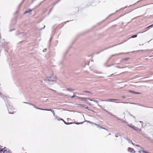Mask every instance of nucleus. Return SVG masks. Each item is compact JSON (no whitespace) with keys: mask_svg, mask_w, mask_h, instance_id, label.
<instances>
[{"mask_svg":"<svg viewBox=\"0 0 153 153\" xmlns=\"http://www.w3.org/2000/svg\"><path fill=\"white\" fill-rule=\"evenodd\" d=\"M45 80L49 82H53L55 83L56 82V76L52 75L51 76L46 77Z\"/></svg>","mask_w":153,"mask_h":153,"instance_id":"nucleus-1","label":"nucleus"},{"mask_svg":"<svg viewBox=\"0 0 153 153\" xmlns=\"http://www.w3.org/2000/svg\"><path fill=\"white\" fill-rule=\"evenodd\" d=\"M76 97L79 99H81L82 100H84L86 102L87 101V99L89 100V99H90L89 98H85V97Z\"/></svg>","mask_w":153,"mask_h":153,"instance_id":"nucleus-2","label":"nucleus"},{"mask_svg":"<svg viewBox=\"0 0 153 153\" xmlns=\"http://www.w3.org/2000/svg\"><path fill=\"white\" fill-rule=\"evenodd\" d=\"M0 153H10V152L5 150L4 149H0Z\"/></svg>","mask_w":153,"mask_h":153,"instance_id":"nucleus-3","label":"nucleus"},{"mask_svg":"<svg viewBox=\"0 0 153 153\" xmlns=\"http://www.w3.org/2000/svg\"><path fill=\"white\" fill-rule=\"evenodd\" d=\"M128 151L131 153H135V151L133 150V149L131 148H128Z\"/></svg>","mask_w":153,"mask_h":153,"instance_id":"nucleus-4","label":"nucleus"},{"mask_svg":"<svg viewBox=\"0 0 153 153\" xmlns=\"http://www.w3.org/2000/svg\"><path fill=\"white\" fill-rule=\"evenodd\" d=\"M132 128L135 130H138L139 131H141V130L140 129H138V128L135 126L132 127Z\"/></svg>","mask_w":153,"mask_h":153,"instance_id":"nucleus-5","label":"nucleus"},{"mask_svg":"<svg viewBox=\"0 0 153 153\" xmlns=\"http://www.w3.org/2000/svg\"><path fill=\"white\" fill-rule=\"evenodd\" d=\"M80 105L81 106L84 107L85 108H86L88 109V107H87L86 105H84L82 104H80Z\"/></svg>","mask_w":153,"mask_h":153,"instance_id":"nucleus-6","label":"nucleus"},{"mask_svg":"<svg viewBox=\"0 0 153 153\" xmlns=\"http://www.w3.org/2000/svg\"><path fill=\"white\" fill-rule=\"evenodd\" d=\"M31 11V10H26L24 14H25L27 13H28L30 12Z\"/></svg>","mask_w":153,"mask_h":153,"instance_id":"nucleus-7","label":"nucleus"},{"mask_svg":"<svg viewBox=\"0 0 153 153\" xmlns=\"http://www.w3.org/2000/svg\"><path fill=\"white\" fill-rule=\"evenodd\" d=\"M128 143H131L133 145H134V146H138L136 145V144H134L131 141H130V140H128Z\"/></svg>","mask_w":153,"mask_h":153,"instance_id":"nucleus-8","label":"nucleus"},{"mask_svg":"<svg viewBox=\"0 0 153 153\" xmlns=\"http://www.w3.org/2000/svg\"><path fill=\"white\" fill-rule=\"evenodd\" d=\"M42 110H44V111H51L52 110L51 109H42Z\"/></svg>","mask_w":153,"mask_h":153,"instance_id":"nucleus-9","label":"nucleus"},{"mask_svg":"<svg viewBox=\"0 0 153 153\" xmlns=\"http://www.w3.org/2000/svg\"><path fill=\"white\" fill-rule=\"evenodd\" d=\"M89 100L91 101H94L95 102H96V103H98V101L97 100H91V99H89Z\"/></svg>","mask_w":153,"mask_h":153,"instance_id":"nucleus-10","label":"nucleus"},{"mask_svg":"<svg viewBox=\"0 0 153 153\" xmlns=\"http://www.w3.org/2000/svg\"><path fill=\"white\" fill-rule=\"evenodd\" d=\"M76 94V93H74V95H73V96H71V97L72 98H74V97H76L77 96H76V95H75Z\"/></svg>","mask_w":153,"mask_h":153,"instance_id":"nucleus-11","label":"nucleus"},{"mask_svg":"<svg viewBox=\"0 0 153 153\" xmlns=\"http://www.w3.org/2000/svg\"><path fill=\"white\" fill-rule=\"evenodd\" d=\"M61 120H63V121L64 122V123H65V124H67V125H68V124H72V123H66L65 122L64 120H63V119H61Z\"/></svg>","mask_w":153,"mask_h":153,"instance_id":"nucleus-12","label":"nucleus"},{"mask_svg":"<svg viewBox=\"0 0 153 153\" xmlns=\"http://www.w3.org/2000/svg\"><path fill=\"white\" fill-rule=\"evenodd\" d=\"M137 36V35H134L132 36L131 37L132 38H134Z\"/></svg>","mask_w":153,"mask_h":153,"instance_id":"nucleus-13","label":"nucleus"},{"mask_svg":"<svg viewBox=\"0 0 153 153\" xmlns=\"http://www.w3.org/2000/svg\"><path fill=\"white\" fill-rule=\"evenodd\" d=\"M129 92L130 93H134H134L135 92L134 91H131V90H129Z\"/></svg>","mask_w":153,"mask_h":153,"instance_id":"nucleus-14","label":"nucleus"},{"mask_svg":"<svg viewBox=\"0 0 153 153\" xmlns=\"http://www.w3.org/2000/svg\"><path fill=\"white\" fill-rule=\"evenodd\" d=\"M35 108L37 109H39V110H42V109H42V108H37V107H35Z\"/></svg>","mask_w":153,"mask_h":153,"instance_id":"nucleus-15","label":"nucleus"},{"mask_svg":"<svg viewBox=\"0 0 153 153\" xmlns=\"http://www.w3.org/2000/svg\"><path fill=\"white\" fill-rule=\"evenodd\" d=\"M153 26V25H150V26H148V27H146V29H147V28H149V27H152V26Z\"/></svg>","mask_w":153,"mask_h":153,"instance_id":"nucleus-16","label":"nucleus"},{"mask_svg":"<svg viewBox=\"0 0 153 153\" xmlns=\"http://www.w3.org/2000/svg\"><path fill=\"white\" fill-rule=\"evenodd\" d=\"M134 94H140V93L135 92Z\"/></svg>","mask_w":153,"mask_h":153,"instance_id":"nucleus-17","label":"nucleus"},{"mask_svg":"<svg viewBox=\"0 0 153 153\" xmlns=\"http://www.w3.org/2000/svg\"><path fill=\"white\" fill-rule=\"evenodd\" d=\"M83 122H81V123H76V124H80L83 123Z\"/></svg>","mask_w":153,"mask_h":153,"instance_id":"nucleus-18","label":"nucleus"},{"mask_svg":"<svg viewBox=\"0 0 153 153\" xmlns=\"http://www.w3.org/2000/svg\"><path fill=\"white\" fill-rule=\"evenodd\" d=\"M24 103H27V104H29L30 105H32V104H31V103H27L26 102H24Z\"/></svg>","mask_w":153,"mask_h":153,"instance_id":"nucleus-19","label":"nucleus"},{"mask_svg":"<svg viewBox=\"0 0 153 153\" xmlns=\"http://www.w3.org/2000/svg\"><path fill=\"white\" fill-rule=\"evenodd\" d=\"M128 126H129L130 127L132 128V127H134V126H132L131 125H128Z\"/></svg>","mask_w":153,"mask_h":153,"instance_id":"nucleus-20","label":"nucleus"},{"mask_svg":"<svg viewBox=\"0 0 153 153\" xmlns=\"http://www.w3.org/2000/svg\"><path fill=\"white\" fill-rule=\"evenodd\" d=\"M89 123H93V124H94V123H92L90 121H87Z\"/></svg>","mask_w":153,"mask_h":153,"instance_id":"nucleus-21","label":"nucleus"},{"mask_svg":"<svg viewBox=\"0 0 153 153\" xmlns=\"http://www.w3.org/2000/svg\"><path fill=\"white\" fill-rule=\"evenodd\" d=\"M142 152L143 153H148L147 152H145L144 151H142Z\"/></svg>","mask_w":153,"mask_h":153,"instance_id":"nucleus-22","label":"nucleus"},{"mask_svg":"<svg viewBox=\"0 0 153 153\" xmlns=\"http://www.w3.org/2000/svg\"><path fill=\"white\" fill-rule=\"evenodd\" d=\"M143 148L142 147H141V148H140V150H141V151H142H142H143Z\"/></svg>","mask_w":153,"mask_h":153,"instance_id":"nucleus-23","label":"nucleus"},{"mask_svg":"<svg viewBox=\"0 0 153 153\" xmlns=\"http://www.w3.org/2000/svg\"><path fill=\"white\" fill-rule=\"evenodd\" d=\"M84 92L89 93L90 92L89 91H84Z\"/></svg>","mask_w":153,"mask_h":153,"instance_id":"nucleus-24","label":"nucleus"},{"mask_svg":"<svg viewBox=\"0 0 153 153\" xmlns=\"http://www.w3.org/2000/svg\"><path fill=\"white\" fill-rule=\"evenodd\" d=\"M94 124L95 125H96V126H97V127H99V125H97V124H96V123H94Z\"/></svg>","mask_w":153,"mask_h":153,"instance_id":"nucleus-25","label":"nucleus"},{"mask_svg":"<svg viewBox=\"0 0 153 153\" xmlns=\"http://www.w3.org/2000/svg\"><path fill=\"white\" fill-rule=\"evenodd\" d=\"M46 51V49H44V50L43 51V52H45V51Z\"/></svg>","mask_w":153,"mask_h":153,"instance_id":"nucleus-26","label":"nucleus"},{"mask_svg":"<svg viewBox=\"0 0 153 153\" xmlns=\"http://www.w3.org/2000/svg\"><path fill=\"white\" fill-rule=\"evenodd\" d=\"M113 99H108V101H110L111 100H113Z\"/></svg>","mask_w":153,"mask_h":153,"instance_id":"nucleus-27","label":"nucleus"},{"mask_svg":"<svg viewBox=\"0 0 153 153\" xmlns=\"http://www.w3.org/2000/svg\"><path fill=\"white\" fill-rule=\"evenodd\" d=\"M113 100H118L117 99H113Z\"/></svg>","mask_w":153,"mask_h":153,"instance_id":"nucleus-28","label":"nucleus"},{"mask_svg":"<svg viewBox=\"0 0 153 153\" xmlns=\"http://www.w3.org/2000/svg\"><path fill=\"white\" fill-rule=\"evenodd\" d=\"M32 105L34 108L35 107H36L33 104H32Z\"/></svg>","mask_w":153,"mask_h":153,"instance_id":"nucleus-29","label":"nucleus"},{"mask_svg":"<svg viewBox=\"0 0 153 153\" xmlns=\"http://www.w3.org/2000/svg\"><path fill=\"white\" fill-rule=\"evenodd\" d=\"M53 115H54L55 117V113L54 112L53 113Z\"/></svg>","mask_w":153,"mask_h":153,"instance_id":"nucleus-30","label":"nucleus"},{"mask_svg":"<svg viewBox=\"0 0 153 153\" xmlns=\"http://www.w3.org/2000/svg\"><path fill=\"white\" fill-rule=\"evenodd\" d=\"M51 112H52L53 113L54 112V111L53 110H52Z\"/></svg>","mask_w":153,"mask_h":153,"instance_id":"nucleus-31","label":"nucleus"},{"mask_svg":"<svg viewBox=\"0 0 153 153\" xmlns=\"http://www.w3.org/2000/svg\"><path fill=\"white\" fill-rule=\"evenodd\" d=\"M9 114H13V113L10 112L9 111Z\"/></svg>","mask_w":153,"mask_h":153,"instance_id":"nucleus-32","label":"nucleus"},{"mask_svg":"<svg viewBox=\"0 0 153 153\" xmlns=\"http://www.w3.org/2000/svg\"><path fill=\"white\" fill-rule=\"evenodd\" d=\"M122 97L123 98H125V96H122Z\"/></svg>","mask_w":153,"mask_h":153,"instance_id":"nucleus-33","label":"nucleus"},{"mask_svg":"<svg viewBox=\"0 0 153 153\" xmlns=\"http://www.w3.org/2000/svg\"><path fill=\"white\" fill-rule=\"evenodd\" d=\"M2 94L1 93H0V96H1Z\"/></svg>","mask_w":153,"mask_h":153,"instance_id":"nucleus-34","label":"nucleus"},{"mask_svg":"<svg viewBox=\"0 0 153 153\" xmlns=\"http://www.w3.org/2000/svg\"><path fill=\"white\" fill-rule=\"evenodd\" d=\"M140 122L141 123H143V122L142 121H140Z\"/></svg>","mask_w":153,"mask_h":153,"instance_id":"nucleus-35","label":"nucleus"},{"mask_svg":"<svg viewBox=\"0 0 153 153\" xmlns=\"http://www.w3.org/2000/svg\"><path fill=\"white\" fill-rule=\"evenodd\" d=\"M122 103H128V102L125 103V102H122Z\"/></svg>","mask_w":153,"mask_h":153,"instance_id":"nucleus-36","label":"nucleus"},{"mask_svg":"<svg viewBox=\"0 0 153 153\" xmlns=\"http://www.w3.org/2000/svg\"><path fill=\"white\" fill-rule=\"evenodd\" d=\"M88 104H89L90 105H91V104L90 103H88Z\"/></svg>","mask_w":153,"mask_h":153,"instance_id":"nucleus-37","label":"nucleus"},{"mask_svg":"<svg viewBox=\"0 0 153 153\" xmlns=\"http://www.w3.org/2000/svg\"><path fill=\"white\" fill-rule=\"evenodd\" d=\"M45 26H44V27H43V28H42V29L44 28H45Z\"/></svg>","mask_w":153,"mask_h":153,"instance_id":"nucleus-38","label":"nucleus"},{"mask_svg":"<svg viewBox=\"0 0 153 153\" xmlns=\"http://www.w3.org/2000/svg\"><path fill=\"white\" fill-rule=\"evenodd\" d=\"M120 102H116V103H120Z\"/></svg>","mask_w":153,"mask_h":153,"instance_id":"nucleus-39","label":"nucleus"},{"mask_svg":"<svg viewBox=\"0 0 153 153\" xmlns=\"http://www.w3.org/2000/svg\"><path fill=\"white\" fill-rule=\"evenodd\" d=\"M67 90H70L68 89H67Z\"/></svg>","mask_w":153,"mask_h":153,"instance_id":"nucleus-40","label":"nucleus"},{"mask_svg":"<svg viewBox=\"0 0 153 153\" xmlns=\"http://www.w3.org/2000/svg\"><path fill=\"white\" fill-rule=\"evenodd\" d=\"M60 118H59V119H58V120H60Z\"/></svg>","mask_w":153,"mask_h":153,"instance_id":"nucleus-41","label":"nucleus"},{"mask_svg":"<svg viewBox=\"0 0 153 153\" xmlns=\"http://www.w3.org/2000/svg\"><path fill=\"white\" fill-rule=\"evenodd\" d=\"M139 152L140 153V151H139Z\"/></svg>","mask_w":153,"mask_h":153,"instance_id":"nucleus-42","label":"nucleus"}]
</instances>
